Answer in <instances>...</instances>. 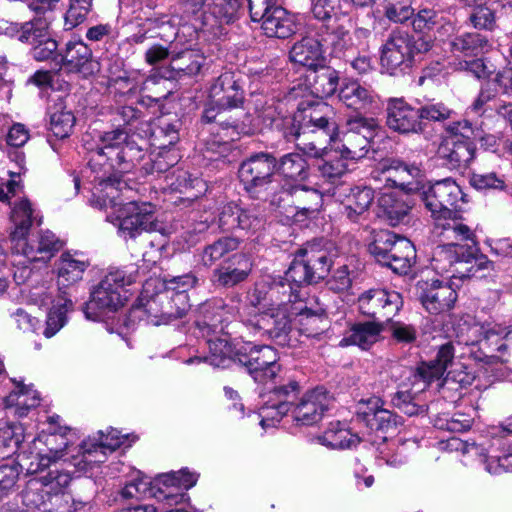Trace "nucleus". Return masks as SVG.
<instances>
[{
	"mask_svg": "<svg viewBox=\"0 0 512 512\" xmlns=\"http://www.w3.org/2000/svg\"><path fill=\"white\" fill-rule=\"evenodd\" d=\"M135 193L126 179L113 175L107 179H98L90 200L99 209H116L119 233L125 239L136 238L144 231L159 230L155 206L149 202L137 201L134 198Z\"/></svg>",
	"mask_w": 512,
	"mask_h": 512,
	"instance_id": "obj_1",
	"label": "nucleus"
},
{
	"mask_svg": "<svg viewBox=\"0 0 512 512\" xmlns=\"http://www.w3.org/2000/svg\"><path fill=\"white\" fill-rule=\"evenodd\" d=\"M415 194L430 213L433 220V235L446 239H472L474 230L458 212L459 202H466L461 187L451 178L434 183L419 184Z\"/></svg>",
	"mask_w": 512,
	"mask_h": 512,
	"instance_id": "obj_2",
	"label": "nucleus"
},
{
	"mask_svg": "<svg viewBox=\"0 0 512 512\" xmlns=\"http://www.w3.org/2000/svg\"><path fill=\"white\" fill-rule=\"evenodd\" d=\"M374 408L369 412L364 411V421L369 431L362 436L353 433L350 429L341 426L339 422L331 423L324 434L319 437L318 444L329 446L330 448H351L352 446H382L387 440L386 432L395 429L401 424V417L393 412L379 408L378 399L373 401Z\"/></svg>",
	"mask_w": 512,
	"mask_h": 512,
	"instance_id": "obj_3",
	"label": "nucleus"
},
{
	"mask_svg": "<svg viewBox=\"0 0 512 512\" xmlns=\"http://www.w3.org/2000/svg\"><path fill=\"white\" fill-rule=\"evenodd\" d=\"M69 476L58 469L41 479L30 480L13 501L3 505V512H52L63 504L61 489L68 485Z\"/></svg>",
	"mask_w": 512,
	"mask_h": 512,
	"instance_id": "obj_4",
	"label": "nucleus"
},
{
	"mask_svg": "<svg viewBox=\"0 0 512 512\" xmlns=\"http://www.w3.org/2000/svg\"><path fill=\"white\" fill-rule=\"evenodd\" d=\"M302 120V137L297 149L308 157H320L324 146L335 140L338 129L333 108L326 103H317L299 109Z\"/></svg>",
	"mask_w": 512,
	"mask_h": 512,
	"instance_id": "obj_5",
	"label": "nucleus"
},
{
	"mask_svg": "<svg viewBox=\"0 0 512 512\" xmlns=\"http://www.w3.org/2000/svg\"><path fill=\"white\" fill-rule=\"evenodd\" d=\"M136 278V272L111 270L92 290L84 310L86 317L100 320L106 314L123 307L129 297L126 287L134 283Z\"/></svg>",
	"mask_w": 512,
	"mask_h": 512,
	"instance_id": "obj_6",
	"label": "nucleus"
},
{
	"mask_svg": "<svg viewBox=\"0 0 512 512\" xmlns=\"http://www.w3.org/2000/svg\"><path fill=\"white\" fill-rule=\"evenodd\" d=\"M9 175L10 179L0 183V201L9 202L11 205L9 239L13 250L15 247H23L24 239L29 236L32 226L42 224V215L25 197L10 202L12 197L22 191V185L20 180L16 179L19 178V173L9 172Z\"/></svg>",
	"mask_w": 512,
	"mask_h": 512,
	"instance_id": "obj_7",
	"label": "nucleus"
},
{
	"mask_svg": "<svg viewBox=\"0 0 512 512\" xmlns=\"http://www.w3.org/2000/svg\"><path fill=\"white\" fill-rule=\"evenodd\" d=\"M243 0H183L186 13L195 15L200 29L214 37L223 33L225 25L233 23L239 17Z\"/></svg>",
	"mask_w": 512,
	"mask_h": 512,
	"instance_id": "obj_8",
	"label": "nucleus"
},
{
	"mask_svg": "<svg viewBox=\"0 0 512 512\" xmlns=\"http://www.w3.org/2000/svg\"><path fill=\"white\" fill-rule=\"evenodd\" d=\"M369 252L377 262L398 274H406L416 261L413 243L388 230L376 234L374 241L369 245Z\"/></svg>",
	"mask_w": 512,
	"mask_h": 512,
	"instance_id": "obj_9",
	"label": "nucleus"
},
{
	"mask_svg": "<svg viewBox=\"0 0 512 512\" xmlns=\"http://www.w3.org/2000/svg\"><path fill=\"white\" fill-rule=\"evenodd\" d=\"M94 153L121 173L130 171L144 157L142 147L120 128L103 133Z\"/></svg>",
	"mask_w": 512,
	"mask_h": 512,
	"instance_id": "obj_10",
	"label": "nucleus"
},
{
	"mask_svg": "<svg viewBox=\"0 0 512 512\" xmlns=\"http://www.w3.org/2000/svg\"><path fill=\"white\" fill-rule=\"evenodd\" d=\"M251 19L261 22L267 37L286 39L297 31L296 21L282 6L271 0H248Z\"/></svg>",
	"mask_w": 512,
	"mask_h": 512,
	"instance_id": "obj_11",
	"label": "nucleus"
},
{
	"mask_svg": "<svg viewBox=\"0 0 512 512\" xmlns=\"http://www.w3.org/2000/svg\"><path fill=\"white\" fill-rule=\"evenodd\" d=\"M237 362L243 365L255 382L266 384L280 372L277 351L269 345L241 343L238 347Z\"/></svg>",
	"mask_w": 512,
	"mask_h": 512,
	"instance_id": "obj_12",
	"label": "nucleus"
},
{
	"mask_svg": "<svg viewBox=\"0 0 512 512\" xmlns=\"http://www.w3.org/2000/svg\"><path fill=\"white\" fill-rule=\"evenodd\" d=\"M251 332L268 336L279 346H293L291 320L281 306L270 307L243 319Z\"/></svg>",
	"mask_w": 512,
	"mask_h": 512,
	"instance_id": "obj_13",
	"label": "nucleus"
},
{
	"mask_svg": "<svg viewBox=\"0 0 512 512\" xmlns=\"http://www.w3.org/2000/svg\"><path fill=\"white\" fill-rule=\"evenodd\" d=\"M440 244L433 251L432 266L437 273L447 274L450 278H463V266L467 265L473 256V251L461 242H473L472 239H446L443 235H434Z\"/></svg>",
	"mask_w": 512,
	"mask_h": 512,
	"instance_id": "obj_14",
	"label": "nucleus"
},
{
	"mask_svg": "<svg viewBox=\"0 0 512 512\" xmlns=\"http://www.w3.org/2000/svg\"><path fill=\"white\" fill-rule=\"evenodd\" d=\"M377 128L378 123L374 118L363 115L349 117L346 130L342 133L341 147H338L341 157L351 160L365 157Z\"/></svg>",
	"mask_w": 512,
	"mask_h": 512,
	"instance_id": "obj_15",
	"label": "nucleus"
},
{
	"mask_svg": "<svg viewBox=\"0 0 512 512\" xmlns=\"http://www.w3.org/2000/svg\"><path fill=\"white\" fill-rule=\"evenodd\" d=\"M210 107L204 111L203 119L206 122L218 121L219 113L215 110H228L239 107L244 100V90L240 84L239 75L226 71L219 75L209 88Z\"/></svg>",
	"mask_w": 512,
	"mask_h": 512,
	"instance_id": "obj_16",
	"label": "nucleus"
},
{
	"mask_svg": "<svg viewBox=\"0 0 512 512\" xmlns=\"http://www.w3.org/2000/svg\"><path fill=\"white\" fill-rule=\"evenodd\" d=\"M277 160L270 154L259 153L242 162L239 168V179L244 189L253 197H260L262 192L274 189V170Z\"/></svg>",
	"mask_w": 512,
	"mask_h": 512,
	"instance_id": "obj_17",
	"label": "nucleus"
},
{
	"mask_svg": "<svg viewBox=\"0 0 512 512\" xmlns=\"http://www.w3.org/2000/svg\"><path fill=\"white\" fill-rule=\"evenodd\" d=\"M198 476L187 469L172 471L157 476L152 482L150 491L168 507L178 505L185 500V491L192 488L197 482Z\"/></svg>",
	"mask_w": 512,
	"mask_h": 512,
	"instance_id": "obj_18",
	"label": "nucleus"
},
{
	"mask_svg": "<svg viewBox=\"0 0 512 512\" xmlns=\"http://www.w3.org/2000/svg\"><path fill=\"white\" fill-rule=\"evenodd\" d=\"M333 403V397L324 387L305 392L291 408V418L298 426H312L321 421Z\"/></svg>",
	"mask_w": 512,
	"mask_h": 512,
	"instance_id": "obj_19",
	"label": "nucleus"
},
{
	"mask_svg": "<svg viewBox=\"0 0 512 512\" xmlns=\"http://www.w3.org/2000/svg\"><path fill=\"white\" fill-rule=\"evenodd\" d=\"M402 305L400 293L384 289H370L358 298V307L363 315L385 321H390Z\"/></svg>",
	"mask_w": 512,
	"mask_h": 512,
	"instance_id": "obj_20",
	"label": "nucleus"
},
{
	"mask_svg": "<svg viewBox=\"0 0 512 512\" xmlns=\"http://www.w3.org/2000/svg\"><path fill=\"white\" fill-rule=\"evenodd\" d=\"M380 62L390 75L404 72L412 65L410 36L407 32L392 31L382 46Z\"/></svg>",
	"mask_w": 512,
	"mask_h": 512,
	"instance_id": "obj_21",
	"label": "nucleus"
},
{
	"mask_svg": "<svg viewBox=\"0 0 512 512\" xmlns=\"http://www.w3.org/2000/svg\"><path fill=\"white\" fill-rule=\"evenodd\" d=\"M386 124L399 134H420L425 126L420 121L418 108L404 98H391L386 106Z\"/></svg>",
	"mask_w": 512,
	"mask_h": 512,
	"instance_id": "obj_22",
	"label": "nucleus"
},
{
	"mask_svg": "<svg viewBox=\"0 0 512 512\" xmlns=\"http://www.w3.org/2000/svg\"><path fill=\"white\" fill-rule=\"evenodd\" d=\"M417 291L420 303L430 314L450 311L457 300V293L452 286L439 280L419 282Z\"/></svg>",
	"mask_w": 512,
	"mask_h": 512,
	"instance_id": "obj_23",
	"label": "nucleus"
},
{
	"mask_svg": "<svg viewBox=\"0 0 512 512\" xmlns=\"http://www.w3.org/2000/svg\"><path fill=\"white\" fill-rule=\"evenodd\" d=\"M377 170L387 185L413 193L416 185L420 184L417 180L422 176L418 165L397 158L382 159L377 165Z\"/></svg>",
	"mask_w": 512,
	"mask_h": 512,
	"instance_id": "obj_24",
	"label": "nucleus"
},
{
	"mask_svg": "<svg viewBox=\"0 0 512 512\" xmlns=\"http://www.w3.org/2000/svg\"><path fill=\"white\" fill-rule=\"evenodd\" d=\"M293 301V287L287 285L281 279L263 280L255 285L251 295L250 301L252 304V311L248 313V317L254 313L261 312L257 306L262 308L269 306H281L285 301Z\"/></svg>",
	"mask_w": 512,
	"mask_h": 512,
	"instance_id": "obj_25",
	"label": "nucleus"
},
{
	"mask_svg": "<svg viewBox=\"0 0 512 512\" xmlns=\"http://www.w3.org/2000/svg\"><path fill=\"white\" fill-rule=\"evenodd\" d=\"M218 225L224 232L240 230L254 233L263 226V219L254 209H245L237 204L229 203L222 207Z\"/></svg>",
	"mask_w": 512,
	"mask_h": 512,
	"instance_id": "obj_26",
	"label": "nucleus"
},
{
	"mask_svg": "<svg viewBox=\"0 0 512 512\" xmlns=\"http://www.w3.org/2000/svg\"><path fill=\"white\" fill-rule=\"evenodd\" d=\"M455 357V347L452 342H446L445 344L438 347L434 359L422 363L417 371L420 378L425 382H432L434 380L441 379L446 374V379H453L459 383L467 382L465 380L466 375L457 379L452 371H448V368L453 365Z\"/></svg>",
	"mask_w": 512,
	"mask_h": 512,
	"instance_id": "obj_27",
	"label": "nucleus"
},
{
	"mask_svg": "<svg viewBox=\"0 0 512 512\" xmlns=\"http://www.w3.org/2000/svg\"><path fill=\"white\" fill-rule=\"evenodd\" d=\"M63 65L69 72L88 78L100 71V64L93 59L92 50L83 41L68 42L62 57Z\"/></svg>",
	"mask_w": 512,
	"mask_h": 512,
	"instance_id": "obj_28",
	"label": "nucleus"
},
{
	"mask_svg": "<svg viewBox=\"0 0 512 512\" xmlns=\"http://www.w3.org/2000/svg\"><path fill=\"white\" fill-rule=\"evenodd\" d=\"M252 267L253 263L248 254L235 253L214 270V281L223 287H233L248 278Z\"/></svg>",
	"mask_w": 512,
	"mask_h": 512,
	"instance_id": "obj_29",
	"label": "nucleus"
},
{
	"mask_svg": "<svg viewBox=\"0 0 512 512\" xmlns=\"http://www.w3.org/2000/svg\"><path fill=\"white\" fill-rule=\"evenodd\" d=\"M23 244V247H15L12 251L29 261H46L63 246L62 241L49 230L40 231L36 240L26 237Z\"/></svg>",
	"mask_w": 512,
	"mask_h": 512,
	"instance_id": "obj_30",
	"label": "nucleus"
},
{
	"mask_svg": "<svg viewBox=\"0 0 512 512\" xmlns=\"http://www.w3.org/2000/svg\"><path fill=\"white\" fill-rule=\"evenodd\" d=\"M476 147L471 140L442 138L437 154L450 169H465L475 158Z\"/></svg>",
	"mask_w": 512,
	"mask_h": 512,
	"instance_id": "obj_31",
	"label": "nucleus"
},
{
	"mask_svg": "<svg viewBox=\"0 0 512 512\" xmlns=\"http://www.w3.org/2000/svg\"><path fill=\"white\" fill-rule=\"evenodd\" d=\"M339 100L349 109L358 112L357 115L367 113L377 106V96L358 81L344 82L338 93Z\"/></svg>",
	"mask_w": 512,
	"mask_h": 512,
	"instance_id": "obj_32",
	"label": "nucleus"
},
{
	"mask_svg": "<svg viewBox=\"0 0 512 512\" xmlns=\"http://www.w3.org/2000/svg\"><path fill=\"white\" fill-rule=\"evenodd\" d=\"M318 159L317 172L321 182L317 183L319 189L324 193H331L334 186L340 181L342 176L347 172V163L343 157H338L336 153H331L324 146V153Z\"/></svg>",
	"mask_w": 512,
	"mask_h": 512,
	"instance_id": "obj_33",
	"label": "nucleus"
},
{
	"mask_svg": "<svg viewBox=\"0 0 512 512\" xmlns=\"http://www.w3.org/2000/svg\"><path fill=\"white\" fill-rule=\"evenodd\" d=\"M45 451V453H41L39 450H18L16 466L19 471H26L27 474H36L51 466H57L60 461H67L63 459L67 455L66 450Z\"/></svg>",
	"mask_w": 512,
	"mask_h": 512,
	"instance_id": "obj_34",
	"label": "nucleus"
},
{
	"mask_svg": "<svg viewBox=\"0 0 512 512\" xmlns=\"http://www.w3.org/2000/svg\"><path fill=\"white\" fill-rule=\"evenodd\" d=\"M206 61L205 56L199 51L191 48H185L177 51L172 49L169 69L171 77L182 78L191 77L200 73Z\"/></svg>",
	"mask_w": 512,
	"mask_h": 512,
	"instance_id": "obj_35",
	"label": "nucleus"
},
{
	"mask_svg": "<svg viewBox=\"0 0 512 512\" xmlns=\"http://www.w3.org/2000/svg\"><path fill=\"white\" fill-rule=\"evenodd\" d=\"M289 58L293 63L310 70L317 69L325 63L322 44L313 37H304L296 42L289 52Z\"/></svg>",
	"mask_w": 512,
	"mask_h": 512,
	"instance_id": "obj_36",
	"label": "nucleus"
},
{
	"mask_svg": "<svg viewBox=\"0 0 512 512\" xmlns=\"http://www.w3.org/2000/svg\"><path fill=\"white\" fill-rule=\"evenodd\" d=\"M374 197V190L370 187L355 186L351 188L343 203L342 214L351 222H360L365 218Z\"/></svg>",
	"mask_w": 512,
	"mask_h": 512,
	"instance_id": "obj_37",
	"label": "nucleus"
},
{
	"mask_svg": "<svg viewBox=\"0 0 512 512\" xmlns=\"http://www.w3.org/2000/svg\"><path fill=\"white\" fill-rule=\"evenodd\" d=\"M299 255L316 283L329 274L332 267V258L326 248L318 244L308 243L300 250Z\"/></svg>",
	"mask_w": 512,
	"mask_h": 512,
	"instance_id": "obj_38",
	"label": "nucleus"
},
{
	"mask_svg": "<svg viewBox=\"0 0 512 512\" xmlns=\"http://www.w3.org/2000/svg\"><path fill=\"white\" fill-rule=\"evenodd\" d=\"M138 436L133 433L123 434L121 431L108 427L99 430L95 435L84 440L79 448H129L136 443Z\"/></svg>",
	"mask_w": 512,
	"mask_h": 512,
	"instance_id": "obj_39",
	"label": "nucleus"
},
{
	"mask_svg": "<svg viewBox=\"0 0 512 512\" xmlns=\"http://www.w3.org/2000/svg\"><path fill=\"white\" fill-rule=\"evenodd\" d=\"M49 130L56 138L69 137L75 126L76 118L73 112L67 109L64 101L58 99L48 107Z\"/></svg>",
	"mask_w": 512,
	"mask_h": 512,
	"instance_id": "obj_40",
	"label": "nucleus"
},
{
	"mask_svg": "<svg viewBox=\"0 0 512 512\" xmlns=\"http://www.w3.org/2000/svg\"><path fill=\"white\" fill-rule=\"evenodd\" d=\"M308 77L311 93L318 98H327L335 94L339 86V72L332 67L319 66Z\"/></svg>",
	"mask_w": 512,
	"mask_h": 512,
	"instance_id": "obj_41",
	"label": "nucleus"
},
{
	"mask_svg": "<svg viewBox=\"0 0 512 512\" xmlns=\"http://www.w3.org/2000/svg\"><path fill=\"white\" fill-rule=\"evenodd\" d=\"M209 354L204 358L214 367H227L230 362L237 361L236 352L241 344L234 345L227 334L216 338H208Z\"/></svg>",
	"mask_w": 512,
	"mask_h": 512,
	"instance_id": "obj_42",
	"label": "nucleus"
},
{
	"mask_svg": "<svg viewBox=\"0 0 512 512\" xmlns=\"http://www.w3.org/2000/svg\"><path fill=\"white\" fill-rule=\"evenodd\" d=\"M382 330L383 326L377 322L356 323L341 340V344L356 345L363 350H367L379 341Z\"/></svg>",
	"mask_w": 512,
	"mask_h": 512,
	"instance_id": "obj_43",
	"label": "nucleus"
},
{
	"mask_svg": "<svg viewBox=\"0 0 512 512\" xmlns=\"http://www.w3.org/2000/svg\"><path fill=\"white\" fill-rule=\"evenodd\" d=\"M321 189L308 188L297 184L294 189L293 217H308L311 213L318 211L322 203Z\"/></svg>",
	"mask_w": 512,
	"mask_h": 512,
	"instance_id": "obj_44",
	"label": "nucleus"
},
{
	"mask_svg": "<svg viewBox=\"0 0 512 512\" xmlns=\"http://www.w3.org/2000/svg\"><path fill=\"white\" fill-rule=\"evenodd\" d=\"M40 397L36 390L31 387L17 384L15 389L4 398L6 408H14L15 415L24 417L31 408L39 404Z\"/></svg>",
	"mask_w": 512,
	"mask_h": 512,
	"instance_id": "obj_45",
	"label": "nucleus"
},
{
	"mask_svg": "<svg viewBox=\"0 0 512 512\" xmlns=\"http://www.w3.org/2000/svg\"><path fill=\"white\" fill-rule=\"evenodd\" d=\"M89 263L79 255L63 253L57 262L58 282L68 286L82 279Z\"/></svg>",
	"mask_w": 512,
	"mask_h": 512,
	"instance_id": "obj_46",
	"label": "nucleus"
},
{
	"mask_svg": "<svg viewBox=\"0 0 512 512\" xmlns=\"http://www.w3.org/2000/svg\"><path fill=\"white\" fill-rule=\"evenodd\" d=\"M451 46L455 52L475 57L488 52L492 47L488 38L478 32H465L455 36Z\"/></svg>",
	"mask_w": 512,
	"mask_h": 512,
	"instance_id": "obj_47",
	"label": "nucleus"
},
{
	"mask_svg": "<svg viewBox=\"0 0 512 512\" xmlns=\"http://www.w3.org/2000/svg\"><path fill=\"white\" fill-rule=\"evenodd\" d=\"M240 240L237 237L225 236L213 243L206 245L201 254L202 264L206 267L213 266L219 260L224 259L229 253L237 250Z\"/></svg>",
	"mask_w": 512,
	"mask_h": 512,
	"instance_id": "obj_48",
	"label": "nucleus"
},
{
	"mask_svg": "<svg viewBox=\"0 0 512 512\" xmlns=\"http://www.w3.org/2000/svg\"><path fill=\"white\" fill-rule=\"evenodd\" d=\"M416 32L426 33L433 30H448L452 25L444 14L432 8H423L418 11L412 21Z\"/></svg>",
	"mask_w": 512,
	"mask_h": 512,
	"instance_id": "obj_49",
	"label": "nucleus"
},
{
	"mask_svg": "<svg viewBox=\"0 0 512 512\" xmlns=\"http://www.w3.org/2000/svg\"><path fill=\"white\" fill-rule=\"evenodd\" d=\"M291 412V404L287 401H276L269 397V400L260 408L259 413H252L249 417L258 422L262 428L275 426L276 423Z\"/></svg>",
	"mask_w": 512,
	"mask_h": 512,
	"instance_id": "obj_50",
	"label": "nucleus"
},
{
	"mask_svg": "<svg viewBox=\"0 0 512 512\" xmlns=\"http://www.w3.org/2000/svg\"><path fill=\"white\" fill-rule=\"evenodd\" d=\"M30 21L24 22L22 31V43L34 45L50 35V24L53 21V14L39 12Z\"/></svg>",
	"mask_w": 512,
	"mask_h": 512,
	"instance_id": "obj_51",
	"label": "nucleus"
},
{
	"mask_svg": "<svg viewBox=\"0 0 512 512\" xmlns=\"http://www.w3.org/2000/svg\"><path fill=\"white\" fill-rule=\"evenodd\" d=\"M380 204L391 226L409 222V213L412 206L406 200L397 198L392 194H385L382 196Z\"/></svg>",
	"mask_w": 512,
	"mask_h": 512,
	"instance_id": "obj_52",
	"label": "nucleus"
},
{
	"mask_svg": "<svg viewBox=\"0 0 512 512\" xmlns=\"http://www.w3.org/2000/svg\"><path fill=\"white\" fill-rule=\"evenodd\" d=\"M276 168L287 180L302 181L308 177L307 162L298 152L283 155Z\"/></svg>",
	"mask_w": 512,
	"mask_h": 512,
	"instance_id": "obj_53",
	"label": "nucleus"
},
{
	"mask_svg": "<svg viewBox=\"0 0 512 512\" xmlns=\"http://www.w3.org/2000/svg\"><path fill=\"white\" fill-rule=\"evenodd\" d=\"M298 332L308 338L320 336L327 327V318L310 309H301L297 319Z\"/></svg>",
	"mask_w": 512,
	"mask_h": 512,
	"instance_id": "obj_54",
	"label": "nucleus"
},
{
	"mask_svg": "<svg viewBox=\"0 0 512 512\" xmlns=\"http://www.w3.org/2000/svg\"><path fill=\"white\" fill-rule=\"evenodd\" d=\"M274 189L269 188L266 195L270 198L271 205L283 210L287 216H292L294 203V189L297 184L286 180L283 184L274 181Z\"/></svg>",
	"mask_w": 512,
	"mask_h": 512,
	"instance_id": "obj_55",
	"label": "nucleus"
},
{
	"mask_svg": "<svg viewBox=\"0 0 512 512\" xmlns=\"http://www.w3.org/2000/svg\"><path fill=\"white\" fill-rule=\"evenodd\" d=\"M470 243L471 245H467V249H471L473 251V256L471 261L467 265L463 266V278H484L491 275V273L495 271L494 262L489 260L486 255L476 254V238H474V241Z\"/></svg>",
	"mask_w": 512,
	"mask_h": 512,
	"instance_id": "obj_56",
	"label": "nucleus"
},
{
	"mask_svg": "<svg viewBox=\"0 0 512 512\" xmlns=\"http://www.w3.org/2000/svg\"><path fill=\"white\" fill-rule=\"evenodd\" d=\"M420 121L444 122L452 119L456 114L454 109L443 101L430 99L418 107Z\"/></svg>",
	"mask_w": 512,
	"mask_h": 512,
	"instance_id": "obj_57",
	"label": "nucleus"
},
{
	"mask_svg": "<svg viewBox=\"0 0 512 512\" xmlns=\"http://www.w3.org/2000/svg\"><path fill=\"white\" fill-rule=\"evenodd\" d=\"M280 279L284 281L287 285L293 287L294 298H296V295H294V293L296 292L298 287H300L303 284L316 283L299 254L296 256V258L286 271L285 277Z\"/></svg>",
	"mask_w": 512,
	"mask_h": 512,
	"instance_id": "obj_58",
	"label": "nucleus"
},
{
	"mask_svg": "<svg viewBox=\"0 0 512 512\" xmlns=\"http://www.w3.org/2000/svg\"><path fill=\"white\" fill-rule=\"evenodd\" d=\"M72 305L71 300L64 299L63 302H59L50 309L45 328L42 331L46 338L53 337L65 325L66 313Z\"/></svg>",
	"mask_w": 512,
	"mask_h": 512,
	"instance_id": "obj_59",
	"label": "nucleus"
},
{
	"mask_svg": "<svg viewBox=\"0 0 512 512\" xmlns=\"http://www.w3.org/2000/svg\"><path fill=\"white\" fill-rule=\"evenodd\" d=\"M93 0H69V7L64 16L65 30H71L83 23L91 11Z\"/></svg>",
	"mask_w": 512,
	"mask_h": 512,
	"instance_id": "obj_60",
	"label": "nucleus"
},
{
	"mask_svg": "<svg viewBox=\"0 0 512 512\" xmlns=\"http://www.w3.org/2000/svg\"><path fill=\"white\" fill-rule=\"evenodd\" d=\"M282 133L288 141L297 140L302 137V120H300L299 110L294 114H284L276 122L275 128Z\"/></svg>",
	"mask_w": 512,
	"mask_h": 512,
	"instance_id": "obj_61",
	"label": "nucleus"
},
{
	"mask_svg": "<svg viewBox=\"0 0 512 512\" xmlns=\"http://www.w3.org/2000/svg\"><path fill=\"white\" fill-rule=\"evenodd\" d=\"M446 136L442 138H453V140H471L480 137V132L466 119L453 121L445 126Z\"/></svg>",
	"mask_w": 512,
	"mask_h": 512,
	"instance_id": "obj_62",
	"label": "nucleus"
},
{
	"mask_svg": "<svg viewBox=\"0 0 512 512\" xmlns=\"http://www.w3.org/2000/svg\"><path fill=\"white\" fill-rule=\"evenodd\" d=\"M24 440V429L20 424H0V447L19 448Z\"/></svg>",
	"mask_w": 512,
	"mask_h": 512,
	"instance_id": "obj_63",
	"label": "nucleus"
},
{
	"mask_svg": "<svg viewBox=\"0 0 512 512\" xmlns=\"http://www.w3.org/2000/svg\"><path fill=\"white\" fill-rule=\"evenodd\" d=\"M384 9L385 15L394 22H404L414 14L410 0H385Z\"/></svg>",
	"mask_w": 512,
	"mask_h": 512,
	"instance_id": "obj_64",
	"label": "nucleus"
}]
</instances>
